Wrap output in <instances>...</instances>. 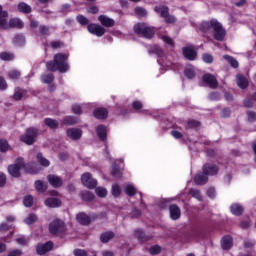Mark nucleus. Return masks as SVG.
Masks as SVG:
<instances>
[{
  "instance_id": "nucleus-1",
  "label": "nucleus",
  "mask_w": 256,
  "mask_h": 256,
  "mask_svg": "<svg viewBox=\"0 0 256 256\" xmlns=\"http://www.w3.org/2000/svg\"><path fill=\"white\" fill-rule=\"evenodd\" d=\"M199 31L202 33H213V38L216 41H223L225 39V35H227L225 28H223V25L217 21V19L202 22L199 25Z\"/></svg>"
},
{
  "instance_id": "nucleus-2",
  "label": "nucleus",
  "mask_w": 256,
  "mask_h": 256,
  "mask_svg": "<svg viewBox=\"0 0 256 256\" xmlns=\"http://www.w3.org/2000/svg\"><path fill=\"white\" fill-rule=\"evenodd\" d=\"M21 167H24L26 173H30L31 175H35L41 171V168L37 167V163L30 162L23 165V158H18L16 164L8 166L9 175H11V177H21Z\"/></svg>"
},
{
  "instance_id": "nucleus-3",
  "label": "nucleus",
  "mask_w": 256,
  "mask_h": 256,
  "mask_svg": "<svg viewBox=\"0 0 256 256\" xmlns=\"http://www.w3.org/2000/svg\"><path fill=\"white\" fill-rule=\"evenodd\" d=\"M69 56L67 54L58 53L54 55V60L46 63L48 71H60V73H66L69 71V64L67 63Z\"/></svg>"
},
{
  "instance_id": "nucleus-4",
  "label": "nucleus",
  "mask_w": 256,
  "mask_h": 256,
  "mask_svg": "<svg viewBox=\"0 0 256 256\" xmlns=\"http://www.w3.org/2000/svg\"><path fill=\"white\" fill-rule=\"evenodd\" d=\"M49 233H51V235H58L59 237L67 235V226L65 225V222L60 219H54L49 224Z\"/></svg>"
},
{
  "instance_id": "nucleus-5",
  "label": "nucleus",
  "mask_w": 256,
  "mask_h": 256,
  "mask_svg": "<svg viewBox=\"0 0 256 256\" xmlns=\"http://www.w3.org/2000/svg\"><path fill=\"white\" fill-rule=\"evenodd\" d=\"M134 33L142 35V37H145L146 39H151L153 38V35H155V30L145 23H138L134 26Z\"/></svg>"
},
{
  "instance_id": "nucleus-6",
  "label": "nucleus",
  "mask_w": 256,
  "mask_h": 256,
  "mask_svg": "<svg viewBox=\"0 0 256 256\" xmlns=\"http://www.w3.org/2000/svg\"><path fill=\"white\" fill-rule=\"evenodd\" d=\"M37 135H39L37 128H28L25 134L20 137V140L22 143H26V145H33L35 139H37Z\"/></svg>"
},
{
  "instance_id": "nucleus-7",
  "label": "nucleus",
  "mask_w": 256,
  "mask_h": 256,
  "mask_svg": "<svg viewBox=\"0 0 256 256\" xmlns=\"http://www.w3.org/2000/svg\"><path fill=\"white\" fill-rule=\"evenodd\" d=\"M154 11L159 13L166 23H175L176 19L174 16L169 15V8L167 6H156Z\"/></svg>"
},
{
  "instance_id": "nucleus-8",
  "label": "nucleus",
  "mask_w": 256,
  "mask_h": 256,
  "mask_svg": "<svg viewBox=\"0 0 256 256\" xmlns=\"http://www.w3.org/2000/svg\"><path fill=\"white\" fill-rule=\"evenodd\" d=\"M81 181L88 189H95V187H97V180L91 177V173H84L81 177Z\"/></svg>"
},
{
  "instance_id": "nucleus-9",
  "label": "nucleus",
  "mask_w": 256,
  "mask_h": 256,
  "mask_svg": "<svg viewBox=\"0 0 256 256\" xmlns=\"http://www.w3.org/2000/svg\"><path fill=\"white\" fill-rule=\"evenodd\" d=\"M87 30L96 37H103L105 35V28L99 24H89Z\"/></svg>"
},
{
  "instance_id": "nucleus-10",
  "label": "nucleus",
  "mask_w": 256,
  "mask_h": 256,
  "mask_svg": "<svg viewBox=\"0 0 256 256\" xmlns=\"http://www.w3.org/2000/svg\"><path fill=\"white\" fill-rule=\"evenodd\" d=\"M203 81L210 87V89H217L219 86V82H217V78H215L213 74H205L203 76Z\"/></svg>"
},
{
  "instance_id": "nucleus-11",
  "label": "nucleus",
  "mask_w": 256,
  "mask_h": 256,
  "mask_svg": "<svg viewBox=\"0 0 256 256\" xmlns=\"http://www.w3.org/2000/svg\"><path fill=\"white\" fill-rule=\"evenodd\" d=\"M53 249V242H46L45 244H39L36 248L38 255H45L48 251Z\"/></svg>"
},
{
  "instance_id": "nucleus-12",
  "label": "nucleus",
  "mask_w": 256,
  "mask_h": 256,
  "mask_svg": "<svg viewBox=\"0 0 256 256\" xmlns=\"http://www.w3.org/2000/svg\"><path fill=\"white\" fill-rule=\"evenodd\" d=\"M219 173V168L215 164H205L203 166V174L204 175H217Z\"/></svg>"
},
{
  "instance_id": "nucleus-13",
  "label": "nucleus",
  "mask_w": 256,
  "mask_h": 256,
  "mask_svg": "<svg viewBox=\"0 0 256 256\" xmlns=\"http://www.w3.org/2000/svg\"><path fill=\"white\" fill-rule=\"evenodd\" d=\"M82 135H83V131H81V129L70 128L67 130V136L69 137V139H72L73 141H77V139H81Z\"/></svg>"
},
{
  "instance_id": "nucleus-14",
  "label": "nucleus",
  "mask_w": 256,
  "mask_h": 256,
  "mask_svg": "<svg viewBox=\"0 0 256 256\" xmlns=\"http://www.w3.org/2000/svg\"><path fill=\"white\" fill-rule=\"evenodd\" d=\"M98 21H100L101 25L103 27H115V20L112 18H109L106 15H100L98 17Z\"/></svg>"
},
{
  "instance_id": "nucleus-15",
  "label": "nucleus",
  "mask_w": 256,
  "mask_h": 256,
  "mask_svg": "<svg viewBox=\"0 0 256 256\" xmlns=\"http://www.w3.org/2000/svg\"><path fill=\"white\" fill-rule=\"evenodd\" d=\"M183 55L189 61H195L197 59V52L191 47L183 48Z\"/></svg>"
},
{
  "instance_id": "nucleus-16",
  "label": "nucleus",
  "mask_w": 256,
  "mask_h": 256,
  "mask_svg": "<svg viewBox=\"0 0 256 256\" xmlns=\"http://www.w3.org/2000/svg\"><path fill=\"white\" fill-rule=\"evenodd\" d=\"M48 182L50 183V185H52V187L56 188L63 185V180L61 179V177L55 175H49Z\"/></svg>"
},
{
  "instance_id": "nucleus-17",
  "label": "nucleus",
  "mask_w": 256,
  "mask_h": 256,
  "mask_svg": "<svg viewBox=\"0 0 256 256\" xmlns=\"http://www.w3.org/2000/svg\"><path fill=\"white\" fill-rule=\"evenodd\" d=\"M23 21L19 18H11L9 20V29H23Z\"/></svg>"
},
{
  "instance_id": "nucleus-18",
  "label": "nucleus",
  "mask_w": 256,
  "mask_h": 256,
  "mask_svg": "<svg viewBox=\"0 0 256 256\" xmlns=\"http://www.w3.org/2000/svg\"><path fill=\"white\" fill-rule=\"evenodd\" d=\"M7 17H9L7 11H4L0 14V29H9V21H7Z\"/></svg>"
},
{
  "instance_id": "nucleus-19",
  "label": "nucleus",
  "mask_w": 256,
  "mask_h": 256,
  "mask_svg": "<svg viewBox=\"0 0 256 256\" xmlns=\"http://www.w3.org/2000/svg\"><path fill=\"white\" fill-rule=\"evenodd\" d=\"M76 219L78 221V223H80L81 225H89V223H91V218L89 217V215L81 212L76 216Z\"/></svg>"
},
{
  "instance_id": "nucleus-20",
  "label": "nucleus",
  "mask_w": 256,
  "mask_h": 256,
  "mask_svg": "<svg viewBox=\"0 0 256 256\" xmlns=\"http://www.w3.org/2000/svg\"><path fill=\"white\" fill-rule=\"evenodd\" d=\"M221 245L222 249L225 251L231 249V247H233V238H231V236H225L222 238Z\"/></svg>"
},
{
  "instance_id": "nucleus-21",
  "label": "nucleus",
  "mask_w": 256,
  "mask_h": 256,
  "mask_svg": "<svg viewBox=\"0 0 256 256\" xmlns=\"http://www.w3.org/2000/svg\"><path fill=\"white\" fill-rule=\"evenodd\" d=\"M108 115L109 111L105 108H98L94 110V117H96V119H107Z\"/></svg>"
},
{
  "instance_id": "nucleus-22",
  "label": "nucleus",
  "mask_w": 256,
  "mask_h": 256,
  "mask_svg": "<svg viewBox=\"0 0 256 256\" xmlns=\"http://www.w3.org/2000/svg\"><path fill=\"white\" fill-rule=\"evenodd\" d=\"M170 217L171 219L177 220L181 217V209L177 205L170 206Z\"/></svg>"
},
{
  "instance_id": "nucleus-23",
  "label": "nucleus",
  "mask_w": 256,
  "mask_h": 256,
  "mask_svg": "<svg viewBox=\"0 0 256 256\" xmlns=\"http://www.w3.org/2000/svg\"><path fill=\"white\" fill-rule=\"evenodd\" d=\"M236 83L238 87H240V89H247V87L249 86V80H247V78L242 75L237 76Z\"/></svg>"
},
{
  "instance_id": "nucleus-24",
  "label": "nucleus",
  "mask_w": 256,
  "mask_h": 256,
  "mask_svg": "<svg viewBox=\"0 0 256 256\" xmlns=\"http://www.w3.org/2000/svg\"><path fill=\"white\" fill-rule=\"evenodd\" d=\"M207 181H209V178L207 177V174H204V172L202 174H197L194 178L196 185H205Z\"/></svg>"
},
{
  "instance_id": "nucleus-25",
  "label": "nucleus",
  "mask_w": 256,
  "mask_h": 256,
  "mask_svg": "<svg viewBox=\"0 0 256 256\" xmlns=\"http://www.w3.org/2000/svg\"><path fill=\"white\" fill-rule=\"evenodd\" d=\"M45 205L50 208L61 207V200L57 198H48L45 200Z\"/></svg>"
},
{
  "instance_id": "nucleus-26",
  "label": "nucleus",
  "mask_w": 256,
  "mask_h": 256,
  "mask_svg": "<svg viewBox=\"0 0 256 256\" xmlns=\"http://www.w3.org/2000/svg\"><path fill=\"white\" fill-rule=\"evenodd\" d=\"M96 132L101 141H105V139H107V128L105 126H98Z\"/></svg>"
},
{
  "instance_id": "nucleus-27",
  "label": "nucleus",
  "mask_w": 256,
  "mask_h": 256,
  "mask_svg": "<svg viewBox=\"0 0 256 256\" xmlns=\"http://www.w3.org/2000/svg\"><path fill=\"white\" fill-rule=\"evenodd\" d=\"M25 95H27V91H25L21 88H16L14 91L13 98L15 99V101H21V99H23V97H25Z\"/></svg>"
},
{
  "instance_id": "nucleus-28",
  "label": "nucleus",
  "mask_w": 256,
  "mask_h": 256,
  "mask_svg": "<svg viewBox=\"0 0 256 256\" xmlns=\"http://www.w3.org/2000/svg\"><path fill=\"white\" fill-rule=\"evenodd\" d=\"M114 237L115 234L113 232H105L100 236V240L102 243H109Z\"/></svg>"
},
{
  "instance_id": "nucleus-29",
  "label": "nucleus",
  "mask_w": 256,
  "mask_h": 256,
  "mask_svg": "<svg viewBox=\"0 0 256 256\" xmlns=\"http://www.w3.org/2000/svg\"><path fill=\"white\" fill-rule=\"evenodd\" d=\"M45 125H47V127H49L50 129H57V127H59V122H57L54 119L51 118H46L44 120Z\"/></svg>"
},
{
  "instance_id": "nucleus-30",
  "label": "nucleus",
  "mask_w": 256,
  "mask_h": 256,
  "mask_svg": "<svg viewBox=\"0 0 256 256\" xmlns=\"http://www.w3.org/2000/svg\"><path fill=\"white\" fill-rule=\"evenodd\" d=\"M223 59H225L226 61H228V63L231 65V67H233L234 69H237V67H239V62L235 59V58H233V57H231V56H229V55H224L223 56Z\"/></svg>"
},
{
  "instance_id": "nucleus-31",
  "label": "nucleus",
  "mask_w": 256,
  "mask_h": 256,
  "mask_svg": "<svg viewBox=\"0 0 256 256\" xmlns=\"http://www.w3.org/2000/svg\"><path fill=\"white\" fill-rule=\"evenodd\" d=\"M230 209H231V213L233 215H242L243 214V207L239 204H233Z\"/></svg>"
},
{
  "instance_id": "nucleus-32",
  "label": "nucleus",
  "mask_w": 256,
  "mask_h": 256,
  "mask_svg": "<svg viewBox=\"0 0 256 256\" xmlns=\"http://www.w3.org/2000/svg\"><path fill=\"white\" fill-rule=\"evenodd\" d=\"M0 151L1 153H7V151H11V146L7 140H0Z\"/></svg>"
},
{
  "instance_id": "nucleus-33",
  "label": "nucleus",
  "mask_w": 256,
  "mask_h": 256,
  "mask_svg": "<svg viewBox=\"0 0 256 256\" xmlns=\"http://www.w3.org/2000/svg\"><path fill=\"white\" fill-rule=\"evenodd\" d=\"M81 198L83 199V201H93V199L95 198V195L89 191H82Z\"/></svg>"
},
{
  "instance_id": "nucleus-34",
  "label": "nucleus",
  "mask_w": 256,
  "mask_h": 256,
  "mask_svg": "<svg viewBox=\"0 0 256 256\" xmlns=\"http://www.w3.org/2000/svg\"><path fill=\"white\" fill-rule=\"evenodd\" d=\"M37 161H38V163H40V165H42V167H49V165H50L49 160H47L45 157H43V154H41V153L37 154Z\"/></svg>"
},
{
  "instance_id": "nucleus-35",
  "label": "nucleus",
  "mask_w": 256,
  "mask_h": 256,
  "mask_svg": "<svg viewBox=\"0 0 256 256\" xmlns=\"http://www.w3.org/2000/svg\"><path fill=\"white\" fill-rule=\"evenodd\" d=\"M18 11H20V13H29L31 11V6L27 3L21 2L18 4Z\"/></svg>"
},
{
  "instance_id": "nucleus-36",
  "label": "nucleus",
  "mask_w": 256,
  "mask_h": 256,
  "mask_svg": "<svg viewBox=\"0 0 256 256\" xmlns=\"http://www.w3.org/2000/svg\"><path fill=\"white\" fill-rule=\"evenodd\" d=\"M14 58H15V56L9 52L0 53V59L2 61H13Z\"/></svg>"
},
{
  "instance_id": "nucleus-37",
  "label": "nucleus",
  "mask_w": 256,
  "mask_h": 256,
  "mask_svg": "<svg viewBox=\"0 0 256 256\" xmlns=\"http://www.w3.org/2000/svg\"><path fill=\"white\" fill-rule=\"evenodd\" d=\"M35 189L38 191V193H44V191L47 189V186L43 184L40 180H37L35 182Z\"/></svg>"
},
{
  "instance_id": "nucleus-38",
  "label": "nucleus",
  "mask_w": 256,
  "mask_h": 256,
  "mask_svg": "<svg viewBox=\"0 0 256 256\" xmlns=\"http://www.w3.org/2000/svg\"><path fill=\"white\" fill-rule=\"evenodd\" d=\"M125 192L129 197H133L137 193V189H135V186L129 184L126 186Z\"/></svg>"
},
{
  "instance_id": "nucleus-39",
  "label": "nucleus",
  "mask_w": 256,
  "mask_h": 256,
  "mask_svg": "<svg viewBox=\"0 0 256 256\" xmlns=\"http://www.w3.org/2000/svg\"><path fill=\"white\" fill-rule=\"evenodd\" d=\"M184 73L186 77H188V79H193V77H195V68H193L192 66H189L186 68Z\"/></svg>"
},
{
  "instance_id": "nucleus-40",
  "label": "nucleus",
  "mask_w": 256,
  "mask_h": 256,
  "mask_svg": "<svg viewBox=\"0 0 256 256\" xmlns=\"http://www.w3.org/2000/svg\"><path fill=\"white\" fill-rule=\"evenodd\" d=\"M41 79L43 83H53L55 76H53V74H44L42 75Z\"/></svg>"
},
{
  "instance_id": "nucleus-41",
  "label": "nucleus",
  "mask_w": 256,
  "mask_h": 256,
  "mask_svg": "<svg viewBox=\"0 0 256 256\" xmlns=\"http://www.w3.org/2000/svg\"><path fill=\"white\" fill-rule=\"evenodd\" d=\"M190 195L194 197V199H197L198 201H202L201 192L197 189H190Z\"/></svg>"
},
{
  "instance_id": "nucleus-42",
  "label": "nucleus",
  "mask_w": 256,
  "mask_h": 256,
  "mask_svg": "<svg viewBox=\"0 0 256 256\" xmlns=\"http://www.w3.org/2000/svg\"><path fill=\"white\" fill-rule=\"evenodd\" d=\"M26 225H33L37 221V215L30 214L25 220Z\"/></svg>"
},
{
  "instance_id": "nucleus-43",
  "label": "nucleus",
  "mask_w": 256,
  "mask_h": 256,
  "mask_svg": "<svg viewBox=\"0 0 256 256\" xmlns=\"http://www.w3.org/2000/svg\"><path fill=\"white\" fill-rule=\"evenodd\" d=\"M75 123H77V118H75L73 116H68V117L64 118L65 125H75Z\"/></svg>"
},
{
  "instance_id": "nucleus-44",
  "label": "nucleus",
  "mask_w": 256,
  "mask_h": 256,
  "mask_svg": "<svg viewBox=\"0 0 256 256\" xmlns=\"http://www.w3.org/2000/svg\"><path fill=\"white\" fill-rule=\"evenodd\" d=\"M76 20L80 25H88L89 24V19L83 15H78Z\"/></svg>"
},
{
  "instance_id": "nucleus-45",
  "label": "nucleus",
  "mask_w": 256,
  "mask_h": 256,
  "mask_svg": "<svg viewBox=\"0 0 256 256\" xmlns=\"http://www.w3.org/2000/svg\"><path fill=\"white\" fill-rule=\"evenodd\" d=\"M95 191L98 197H107V189L103 187H98Z\"/></svg>"
},
{
  "instance_id": "nucleus-46",
  "label": "nucleus",
  "mask_w": 256,
  "mask_h": 256,
  "mask_svg": "<svg viewBox=\"0 0 256 256\" xmlns=\"http://www.w3.org/2000/svg\"><path fill=\"white\" fill-rule=\"evenodd\" d=\"M25 207H32L33 206V196L28 195L24 198L23 201Z\"/></svg>"
},
{
  "instance_id": "nucleus-47",
  "label": "nucleus",
  "mask_w": 256,
  "mask_h": 256,
  "mask_svg": "<svg viewBox=\"0 0 256 256\" xmlns=\"http://www.w3.org/2000/svg\"><path fill=\"white\" fill-rule=\"evenodd\" d=\"M10 79H19L21 77V72L17 70H12L8 73Z\"/></svg>"
},
{
  "instance_id": "nucleus-48",
  "label": "nucleus",
  "mask_w": 256,
  "mask_h": 256,
  "mask_svg": "<svg viewBox=\"0 0 256 256\" xmlns=\"http://www.w3.org/2000/svg\"><path fill=\"white\" fill-rule=\"evenodd\" d=\"M112 195H114V197H119L121 195V187H119V185L112 186Z\"/></svg>"
},
{
  "instance_id": "nucleus-49",
  "label": "nucleus",
  "mask_w": 256,
  "mask_h": 256,
  "mask_svg": "<svg viewBox=\"0 0 256 256\" xmlns=\"http://www.w3.org/2000/svg\"><path fill=\"white\" fill-rule=\"evenodd\" d=\"M135 13L138 15V17H145V15H147V10L141 7H137L135 8Z\"/></svg>"
},
{
  "instance_id": "nucleus-50",
  "label": "nucleus",
  "mask_w": 256,
  "mask_h": 256,
  "mask_svg": "<svg viewBox=\"0 0 256 256\" xmlns=\"http://www.w3.org/2000/svg\"><path fill=\"white\" fill-rule=\"evenodd\" d=\"M149 253L151 255H159V253H161V247L155 245V246H152L150 249H149Z\"/></svg>"
},
{
  "instance_id": "nucleus-51",
  "label": "nucleus",
  "mask_w": 256,
  "mask_h": 256,
  "mask_svg": "<svg viewBox=\"0 0 256 256\" xmlns=\"http://www.w3.org/2000/svg\"><path fill=\"white\" fill-rule=\"evenodd\" d=\"M16 242L19 244V245H27L29 243V238L28 237H25V236H22V237H19L16 239Z\"/></svg>"
},
{
  "instance_id": "nucleus-52",
  "label": "nucleus",
  "mask_w": 256,
  "mask_h": 256,
  "mask_svg": "<svg viewBox=\"0 0 256 256\" xmlns=\"http://www.w3.org/2000/svg\"><path fill=\"white\" fill-rule=\"evenodd\" d=\"M200 125H201V123L197 120H189L188 121V127L190 129H195V128L199 127Z\"/></svg>"
},
{
  "instance_id": "nucleus-53",
  "label": "nucleus",
  "mask_w": 256,
  "mask_h": 256,
  "mask_svg": "<svg viewBox=\"0 0 256 256\" xmlns=\"http://www.w3.org/2000/svg\"><path fill=\"white\" fill-rule=\"evenodd\" d=\"M150 53H155L158 57H163V50H161V48L158 46H154Z\"/></svg>"
},
{
  "instance_id": "nucleus-54",
  "label": "nucleus",
  "mask_w": 256,
  "mask_h": 256,
  "mask_svg": "<svg viewBox=\"0 0 256 256\" xmlns=\"http://www.w3.org/2000/svg\"><path fill=\"white\" fill-rule=\"evenodd\" d=\"M72 111H73V113H75V115H81L82 107L79 106L78 104H75L72 106Z\"/></svg>"
},
{
  "instance_id": "nucleus-55",
  "label": "nucleus",
  "mask_w": 256,
  "mask_h": 256,
  "mask_svg": "<svg viewBox=\"0 0 256 256\" xmlns=\"http://www.w3.org/2000/svg\"><path fill=\"white\" fill-rule=\"evenodd\" d=\"M132 107L133 109H135L136 111H140V109H143V103H141L140 101H134L132 103Z\"/></svg>"
},
{
  "instance_id": "nucleus-56",
  "label": "nucleus",
  "mask_w": 256,
  "mask_h": 256,
  "mask_svg": "<svg viewBox=\"0 0 256 256\" xmlns=\"http://www.w3.org/2000/svg\"><path fill=\"white\" fill-rule=\"evenodd\" d=\"M202 59L204 63H211L213 61V56L211 54H203Z\"/></svg>"
},
{
  "instance_id": "nucleus-57",
  "label": "nucleus",
  "mask_w": 256,
  "mask_h": 256,
  "mask_svg": "<svg viewBox=\"0 0 256 256\" xmlns=\"http://www.w3.org/2000/svg\"><path fill=\"white\" fill-rule=\"evenodd\" d=\"M6 231H11V227L7 223H2L0 225V233H5Z\"/></svg>"
},
{
  "instance_id": "nucleus-58",
  "label": "nucleus",
  "mask_w": 256,
  "mask_h": 256,
  "mask_svg": "<svg viewBox=\"0 0 256 256\" xmlns=\"http://www.w3.org/2000/svg\"><path fill=\"white\" fill-rule=\"evenodd\" d=\"M5 183H7V177L0 172V187H5Z\"/></svg>"
},
{
  "instance_id": "nucleus-59",
  "label": "nucleus",
  "mask_w": 256,
  "mask_h": 256,
  "mask_svg": "<svg viewBox=\"0 0 256 256\" xmlns=\"http://www.w3.org/2000/svg\"><path fill=\"white\" fill-rule=\"evenodd\" d=\"M74 255L75 256H87V252H85V250H82V249H76V250H74Z\"/></svg>"
},
{
  "instance_id": "nucleus-60",
  "label": "nucleus",
  "mask_w": 256,
  "mask_h": 256,
  "mask_svg": "<svg viewBox=\"0 0 256 256\" xmlns=\"http://www.w3.org/2000/svg\"><path fill=\"white\" fill-rule=\"evenodd\" d=\"M248 121H250V123H253V121H256V113L255 112H248Z\"/></svg>"
},
{
  "instance_id": "nucleus-61",
  "label": "nucleus",
  "mask_w": 256,
  "mask_h": 256,
  "mask_svg": "<svg viewBox=\"0 0 256 256\" xmlns=\"http://www.w3.org/2000/svg\"><path fill=\"white\" fill-rule=\"evenodd\" d=\"M41 35H49V28L47 26H40Z\"/></svg>"
},
{
  "instance_id": "nucleus-62",
  "label": "nucleus",
  "mask_w": 256,
  "mask_h": 256,
  "mask_svg": "<svg viewBox=\"0 0 256 256\" xmlns=\"http://www.w3.org/2000/svg\"><path fill=\"white\" fill-rule=\"evenodd\" d=\"M0 89L2 91H5L7 89V82L3 79V77H0Z\"/></svg>"
},
{
  "instance_id": "nucleus-63",
  "label": "nucleus",
  "mask_w": 256,
  "mask_h": 256,
  "mask_svg": "<svg viewBox=\"0 0 256 256\" xmlns=\"http://www.w3.org/2000/svg\"><path fill=\"white\" fill-rule=\"evenodd\" d=\"M161 39H162V41H164V43H167L168 45H173V39H171L167 36H162Z\"/></svg>"
},
{
  "instance_id": "nucleus-64",
  "label": "nucleus",
  "mask_w": 256,
  "mask_h": 256,
  "mask_svg": "<svg viewBox=\"0 0 256 256\" xmlns=\"http://www.w3.org/2000/svg\"><path fill=\"white\" fill-rule=\"evenodd\" d=\"M8 256H21V252L19 250H13Z\"/></svg>"
}]
</instances>
